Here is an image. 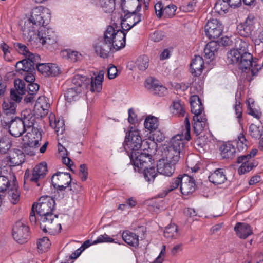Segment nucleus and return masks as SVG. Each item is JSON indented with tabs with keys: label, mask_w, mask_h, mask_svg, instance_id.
<instances>
[{
	"label": "nucleus",
	"mask_w": 263,
	"mask_h": 263,
	"mask_svg": "<svg viewBox=\"0 0 263 263\" xmlns=\"http://www.w3.org/2000/svg\"><path fill=\"white\" fill-rule=\"evenodd\" d=\"M103 79L104 72L103 71H100L94 79L92 77L90 79L89 84L88 85V88L89 87L90 90L92 92H100L102 90V83Z\"/></svg>",
	"instance_id": "25"
},
{
	"label": "nucleus",
	"mask_w": 263,
	"mask_h": 263,
	"mask_svg": "<svg viewBox=\"0 0 263 263\" xmlns=\"http://www.w3.org/2000/svg\"><path fill=\"white\" fill-rule=\"evenodd\" d=\"M229 5L227 1L224 0H217L216 2L214 9L216 12L221 14L222 12L226 13L228 11Z\"/></svg>",
	"instance_id": "49"
},
{
	"label": "nucleus",
	"mask_w": 263,
	"mask_h": 263,
	"mask_svg": "<svg viewBox=\"0 0 263 263\" xmlns=\"http://www.w3.org/2000/svg\"><path fill=\"white\" fill-rule=\"evenodd\" d=\"M9 159L11 166H18L24 162L25 155L22 150L14 148L10 151Z\"/></svg>",
	"instance_id": "20"
},
{
	"label": "nucleus",
	"mask_w": 263,
	"mask_h": 263,
	"mask_svg": "<svg viewBox=\"0 0 263 263\" xmlns=\"http://www.w3.org/2000/svg\"><path fill=\"white\" fill-rule=\"evenodd\" d=\"M138 3V0H122L121 7L125 14L127 13V10L131 12L132 9Z\"/></svg>",
	"instance_id": "50"
},
{
	"label": "nucleus",
	"mask_w": 263,
	"mask_h": 263,
	"mask_svg": "<svg viewBox=\"0 0 263 263\" xmlns=\"http://www.w3.org/2000/svg\"><path fill=\"white\" fill-rule=\"evenodd\" d=\"M8 121V124L5 125L4 124H1L3 127L5 128H8L9 133L14 137H19L22 136L23 134L27 131L25 127L22 119L18 117H15L10 119Z\"/></svg>",
	"instance_id": "9"
},
{
	"label": "nucleus",
	"mask_w": 263,
	"mask_h": 263,
	"mask_svg": "<svg viewBox=\"0 0 263 263\" xmlns=\"http://www.w3.org/2000/svg\"><path fill=\"white\" fill-rule=\"evenodd\" d=\"M254 28L253 20L249 17L247 18L243 23L240 24L237 27L239 34L245 37L250 36Z\"/></svg>",
	"instance_id": "22"
},
{
	"label": "nucleus",
	"mask_w": 263,
	"mask_h": 263,
	"mask_svg": "<svg viewBox=\"0 0 263 263\" xmlns=\"http://www.w3.org/2000/svg\"><path fill=\"white\" fill-rule=\"evenodd\" d=\"M131 162L133 163L135 170L138 172H141L143 168H146L152 165L154 161L152 159V156L149 153L148 149L146 148L142 151H139L134 154L133 157H129Z\"/></svg>",
	"instance_id": "6"
},
{
	"label": "nucleus",
	"mask_w": 263,
	"mask_h": 263,
	"mask_svg": "<svg viewBox=\"0 0 263 263\" xmlns=\"http://www.w3.org/2000/svg\"><path fill=\"white\" fill-rule=\"evenodd\" d=\"M81 92L80 88L72 86L67 89L64 96L68 102H71L76 100L78 95Z\"/></svg>",
	"instance_id": "42"
},
{
	"label": "nucleus",
	"mask_w": 263,
	"mask_h": 263,
	"mask_svg": "<svg viewBox=\"0 0 263 263\" xmlns=\"http://www.w3.org/2000/svg\"><path fill=\"white\" fill-rule=\"evenodd\" d=\"M12 235L14 239L19 243H24L27 241L29 237L28 226L21 221H17L12 229Z\"/></svg>",
	"instance_id": "8"
},
{
	"label": "nucleus",
	"mask_w": 263,
	"mask_h": 263,
	"mask_svg": "<svg viewBox=\"0 0 263 263\" xmlns=\"http://www.w3.org/2000/svg\"><path fill=\"white\" fill-rule=\"evenodd\" d=\"M28 62V65H31L33 68H35V66L36 67V65H38V62L40 60V56L38 54H33L30 51L29 54H27L25 57Z\"/></svg>",
	"instance_id": "57"
},
{
	"label": "nucleus",
	"mask_w": 263,
	"mask_h": 263,
	"mask_svg": "<svg viewBox=\"0 0 263 263\" xmlns=\"http://www.w3.org/2000/svg\"><path fill=\"white\" fill-rule=\"evenodd\" d=\"M27 60L24 59L17 62L15 65L16 69L17 71H23L24 72L35 71V69L31 65H28Z\"/></svg>",
	"instance_id": "47"
},
{
	"label": "nucleus",
	"mask_w": 263,
	"mask_h": 263,
	"mask_svg": "<svg viewBox=\"0 0 263 263\" xmlns=\"http://www.w3.org/2000/svg\"><path fill=\"white\" fill-rule=\"evenodd\" d=\"M183 135H176L173 137L167 145L164 148V154L167 161L176 164L182 154L184 143Z\"/></svg>",
	"instance_id": "3"
},
{
	"label": "nucleus",
	"mask_w": 263,
	"mask_h": 263,
	"mask_svg": "<svg viewBox=\"0 0 263 263\" xmlns=\"http://www.w3.org/2000/svg\"><path fill=\"white\" fill-rule=\"evenodd\" d=\"M175 164L170 161H165L164 159L160 160L157 165V172L160 174L170 177L174 172Z\"/></svg>",
	"instance_id": "18"
},
{
	"label": "nucleus",
	"mask_w": 263,
	"mask_h": 263,
	"mask_svg": "<svg viewBox=\"0 0 263 263\" xmlns=\"http://www.w3.org/2000/svg\"><path fill=\"white\" fill-rule=\"evenodd\" d=\"M11 179L8 176L0 175V193L5 195V192L9 190L12 184V177L10 175Z\"/></svg>",
	"instance_id": "40"
},
{
	"label": "nucleus",
	"mask_w": 263,
	"mask_h": 263,
	"mask_svg": "<svg viewBox=\"0 0 263 263\" xmlns=\"http://www.w3.org/2000/svg\"><path fill=\"white\" fill-rule=\"evenodd\" d=\"M144 125L145 128L148 129L149 132L154 131L158 127V120L155 117L148 116L145 120Z\"/></svg>",
	"instance_id": "43"
},
{
	"label": "nucleus",
	"mask_w": 263,
	"mask_h": 263,
	"mask_svg": "<svg viewBox=\"0 0 263 263\" xmlns=\"http://www.w3.org/2000/svg\"><path fill=\"white\" fill-rule=\"evenodd\" d=\"M149 80L146 81V86L155 95L158 96H163L167 92V89L162 85H159L158 81L155 80H151L149 82Z\"/></svg>",
	"instance_id": "23"
},
{
	"label": "nucleus",
	"mask_w": 263,
	"mask_h": 263,
	"mask_svg": "<svg viewBox=\"0 0 263 263\" xmlns=\"http://www.w3.org/2000/svg\"><path fill=\"white\" fill-rule=\"evenodd\" d=\"M90 79L86 76L77 74L75 75L72 80L73 86L74 87H79L81 91L88 88V85L89 84Z\"/></svg>",
	"instance_id": "33"
},
{
	"label": "nucleus",
	"mask_w": 263,
	"mask_h": 263,
	"mask_svg": "<svg viewBox=\"0 0 263 263\" xmlns=\"http://www.w3.org/2000/svg\"><path fill=\"white\" fill-rule=\"evenodd\" d=\"M55 191L54 192V199L61 200L64 198L66 195V189L67 188L65 186L54 187Z\"/></svg>",
	"instance_id": "56"
},
{
	"label": "nucleus",
	"mask_w": 263,
	"mask_h": 263,
	"mask_svg": "<svg viewBox=\"0 0 263 263\" xmlns=\"http://www.w3.org/2000/svg\"><path fill=\"white\" fill-rule=\"evenodd\" d=\"M191 111L194 116H201L204 109L201 99L197 95H193L190 98Z\"/></svg>",
	"instance_id": "26"
},
{
	"label": "nucleus",
	"mask_w": 263,
	"mask_h": 263,
	"mask_svg": "<svg viewBox=\"0 0 263 263\" xmlns=\"http://www.w3.org/2000/svg\"><path fill=\"white\" fill-rule=\"evenodd\" d=\"M228 61L230 64H236L242 70L251 68L252 76H256L261 69L258 64L259 59L253 58L249 52L240 53L237 51H230L228 54Z\"/></svg>",
	"instance_id": "2"
},
{
	"label": "nucleus",
	"mask_w": 263,
	"mask_h": 263,
	"mask_svg": "<svg viewBox=\"0 0 263 263\" xmlns=\"http://www.w3.org/2000/svg\"><path fill=\"white\" fill-rule=\"evenodd\" d=\"M249 132L252 138H259L261 136L259 127L254 124H251L250 125Z\"/></svg>",
	"instance_id": "63"
},
{
	"label": "nucleus",
	"mask_w": 263,
	"mask_h": 263,
	"mask_svg": "<svg viewBox=\"0 0 263 263\" xmlns=\"http://www.w3.org/2000/svg\"><path fill=\"white\" fill-rule=\"evenodd\" d=\"M49 72L48 77H56L61 73L60 68L55 64H49Z\"/></svg>",
	"instance_id": "64"
},
{
	"label": "nucleus",
	"mask_w": 263,
	"mask_h": 263,
	"mask_svg": "<svg viewBox=\"0 0 263 263\" xmlns=\"http://www.w3.org/2000/svg\"><path fill=\"white\" fill-rule=\"evenodd\" d=\"M172 107L173 114L181 117L184 116L185 113V107L184 104L181 103V101L176 100L173 101Z\"/></svg>",
	"instance_id": "46"
},
{
	"label": "nucleus",
	"mask_w": 263,
	"mask_h": 263,
	"mask_svg": "<svg viewBox=\"0 0 263 263\" xmlns=\"http://www.w3.org/2000/svg\"><path fill=\"white\" fill-rule=\"evenodd\" d=\"M237 44H238V46L237 49L232 50V51H237L238 52L240 53H243L244 52H248V46L249 43L247 41L245 40H239L237 42Z\"/></svg>",
	"instance_id": "60"
},
{
	"label": "nucleus",
	"mask_w": 263,
	"mask_h": 263,
	"mask_svg": "<svg viewBox=\"0 0 263 263\" xmlns=\"http://www.w3.org/2000/svg\"><path fill=\"white\" fill-rule=\"evenodd\" d=\"M117 27H114L112 26H108L104 33L103 37L107 41L110 42H112L114 40L116 34L118 33V31L120 29H117Z\"/></svg>",
	"instance_id": "44"
},
{
	"label": "nucleus",
	"mask_w": 263,
	"mask_h": 263,
	"mask_svg": "<svg viewBox=\"0 0 263 263\" xmlns=\"http://www.w3.org/2000/svg\"><path fill=\"white\" fill-rule=\"evenodd\" d=\"M37 36L39 39L40 43L43 45H52L57 42V36L51 28H42L38 31Z\"/></svg>",
	"instance_id": "14"
},
{
	"label": "nucleus",
	"mask_w": 263,
	"mask_h": 263,
	"mask_svg": "<svg viewBox=\"0 0 263 263\" xmlns=\"http://www.w3.org/2000/svg\"><path fill=\"white\" fill-rule=\"evenodd\" d=\"M122 237L130 246L136 247L139 245V236L133 232L125 231L122 233Z\"/></svg>",
	"instance_id": "36"
},
{
	"label": "nucleus",
	"mask_w": 263,
	"mask_h": 263,
	"mask_svg": "<svg viewBox=\"0 0 263 263\" xmlns=\"http://www.w3.org/2000/svg\"><path fill=\"white\" fill-rule=\"evenodd\" d=\"M220 154L223 159H233L236 155V149L230 143L222 145L220 147Z\"/></svg>",
	"instance_id": "35"
},
{
	"label": "nucleus",
	"mask_w": 263,
	"mask_h": 263,
	"mask_svg": "<svg viewBox=\"0 0 263 263\" xmlns=\"http://www.w3.org/2000/svg\"><path fill=\"white\" fill-rule=\"evenodd\" d=\"M209 181L215 185L221 184L227 180L225 171L222 168H217L209 176Z\"/></svg>",
	"instance_id": "24"
},
{
	"label": "nucleus",
	"mask_w": 263,
	"mask_h": 263,
	"mask_svg": "<svg viewBox=\"0 0 263 263\" xmlns=\"http://www.w3.org/2000/svg\"><path fill=\"white\" fill-rule=\"evenodd\" d=\"M142 171L145 180L149 183L153 182L157 175V173H156L155 167L151 165L146 168H143Z\"/></svg>",
	"instance_id": "41"
},
{
	"label": "nucleus",
	"mask_w": 263,
	"mask_h": 263,
	"mask_svg": "<svg viewBox=\"0 0 263 263\" xmlns=\"http://www.w3.org/2000/svg\"><path fill=\"white\" fill-rule=\"evenodd\" d=\"M125 31L123 30H120L118 31V33L116 34L114 40L111 42V44H112V47L115 51L119 50L125 46L126 44V33Z\"/></svg>",
	"instance_id": "28"
},
{
	"label": "nucleus",
	"mask_w": 263,
	"mask_h": 263,
	"mask_svg": "<svg viewBox=\"0 0 263 263\" xmlns=\"http://www.w3.org/2000/svg\"><path fill=\"white\" fill-rule=\"evenodd\" d=\"M149 59L147 55H142L138 58L135 62V66L141 71L145 70L148 67Z\"/></svg>",
	"instance_id": "45"
},
{
	"label": "nucleus",
	"mask_w": 263,
	"mask_h": 263,
	"mask_svg": "<svg viewBox=\"0 0 263 263\" xmlns=\"http://www.w3.org/2000/svg\"><path fill=\"white\" fill-rule=\"evenodd\" d=\"M42 140V132L36 127L28 130L26 135L23 138V141L29 147H38Z\"/></svg>",
	"instance_id": "11"
},
{
	"label": "nucleus",
	"mask_w": 263,
	"mask_h": 263,
	"mask_svg": "<svg viewBox=\"0 0 263 263\" xmlns=\"http://www.w3.org/2000/svg\"><path fill=\"white\" fill-rule=\"evenodd\" d=\"M219 44L217 42L212 41L209 42L205 46L204 50V57L206 59L213 61L215 58V54L219 49Z\"/></svg>",
	"instance_id": "29"
},
{
	"label": "nucleus",
	"mask_w": 263,
	"mask_h": 263,
	"mask_svg": "<svg viewBox=\"0 0 263 263\" xmlns=\"http://www.w3.org/2000/svg\"><path fill=\"white\" fill-rule=\"evenodd\" d=\"M18 184L15 176L13 175L11 186L8 190L10 200L13 204H16L20 200V192L18 190Z\"/></svg>",
	"instance_id": "27"
},
{
	"label": "nucleus",
	"mask_w": 263,
	"mask_h": 263,
	"mask_svg": "<svg viewBox=\"0 0 263 263\" xmlns=\"http://www.w3.org/2000/svg\"><path fill=\"white\" fill-rule=\"evenodd\" d=\"M248 113L256 119H259L261 116V112L256 109H253V102H251V99L247 100Z\"/></svg>",
	"instance_id": "59"
},
{
	"label": "nucleus",
	"mask_w": 263,
	"mask_h": 263,
	"mask_svg": "<svg viewBox=\"0 0 263 263\" xmlns=\"http://www.w3.org/2000/svg\"><path fill=\"white\" fill-rule=\"evenodd\" d=\"M177 7L175 5L170 4L164 7L163 10V15L165 17L171 18L175 15Z\"/></svg>",
	"instance_id": "54"
},
{
	"label": "nucleus",
	"mask_w": 263,
	"mask_h": 263,
	"mask_svg": "<svg viewBox=\"0 0 263 263\" xmlns=\"http://www.w3.org/2000/svg\"><path fill=\"white\" fill-rule=\"evenodd\" d=\"M45 9L42 6L34 8L31 11L30 17L27 20L30 22L32 25L36 26H44L45 20H44V12Z\"/></svg>",
	"instance_id": "16"
},
{
	"label": "nucleus",
	"mask_w": 263,
	"mask_h": 263,
	"mask_svg": "<svg viewBox=\"0 0 263 263\" xmlns=\"http://www.w3.org/2000/svg\"><path fill=\"white\" fill-rule=\"evenodd\" d=\"M71 180V175L69 173L57 172L52 176L51 182L53 187L62 185L68 187Z\"/></svg>",
	"instance_id": "15"
},
{
	"label": "nucleus",
	"mask_w": 263,
	"mask_h": 263,
	"mask_svg": "<svg viewBox=\"0 0 263 263\" xmlns=\"http://www.w3.org/2000/svg\"><path fill=\"white\" fill-rule=\"evenodd\" d=\"M14 87L15 90L17 91V92L20 95H24L26 92L25 88V82L20 79H15L14 81Z\"/></svg>",
	"instance_id": "58"
},
{
	"label": "nucleus",
	"mask_w": 263,
	"mask_h": 263,
	"mask_svg": "<svg viewBox=\"0 0 263 263\" xmlns=\"http://www.w3.org/2000/svg\"><path fill=\"white\" fill-rule=\"evenodd\" d=\"M238 141H237V148L240 151H242L244 149H247V140L246 139L245 136L242 133H240L238 136Z\"/></svg>",
	"instance_id": "61"
},
{
	"label": "nucleus",
	"mask_w": 263,
	"mask_h": 263,
	"mask_svg": "<svg viewBox=\"0 0 263 263\" xmlns=\"http://www.w3.org/2000/svg\"><path fill=\"white\" fill-rule=\"evenodd\" d=\"M100 5L106 13H111L115 9V0H101Z\"/></svg>",
	"instance_id": "48"
},
{
	"label": "nucleus",
	"mask_w": 263,
	"mask_h": 263,
	"mask_svg": "<svg viewBox=\"0 0 263 263\" xmlns=\"http://www.w3.org/2000/svg\"><path fill=\"white\" fill-rule=\"evenodd\" d=\"M112 45L110 42L104 37H101L98 39L93 47L97 54L101 58H106L108 57L109 52L114 50Z\"/></svg>",
	"instance_id": "13"
},
{
	"label": "nucleus",
	"mask_w": 263,
	"mask_h": 263,
	"mask_svg": "<svg viewBox=\"0 0 263 263\" xmlns=\"http://www.w3.org/2000/svg\"><path fill=\"white\" fill-rule=\"evenodd\" d=\"M149 133L152 135V138L153 140H155L157 142H162L165 139V136L163 133H162L158 128H156L154 131H152Z\"/></svg>",
	"instance_id": "62"
},
{
	"label": "nucleus",
	"mask_w": 263,
	"mask_h": 263,
	"mask_svg": "<svg viewBox=\"0 0 263 263\" xmlns=\"http://www.w3.org/2000/svg\"><path fill=\"white\" fill-rule=\"evenodd\" d=\"M141 14H137L135 12H131L127 10V13L121 16V25L122 30L129 31L141 21Z\"/></svg>",
	"instance_id": "12"
},
{
	"label": "nucleus",
	"mask_w": 263,
	"mask_h": 263,
	"mask_svg": "<svg viewBox=\"0 0 263 263\" xmlns=\"http://www.w3.org/2000/svg\"><path fill=\"white\" fill-rule=\"evenodd\" d=\"M55 202L54 199L49 196H42L39 200V203L35 206L37 214L41 216L40 228L44 232L48 230H54L55 228L52 224L55 218L58 215L54 214Z\"/></svg>",
	"instance_id": "1"
},
{
	"label": "nucleus",
	"mask_w": 263,
	"mask_h": 263,
	"mask_svg": "<svg viewBox=\"0 0 263 263\" xmlns=\"http://www.w3.org/2000/svg\"><path fill=\"white\" fill-rule=\"evenodd\" d=\"M47 172V164L45 162L37 164L31 170L27 169L24 176V183L32 182L40 186V181L45 177Z\"/></svg>",
	"instance_id": "5"
},
{
	"label": "nucleus",
	"mask_w": 263,
	"mask_h": 263,
	"mask_svg": "<svg viewBox=\"0 0 263 263\" xmlns=\"http://www.w3.org/2000/svg\"><path fill=\"white\" fill-rule=\"evenodd\" d=\"M204 67V61L202 57L200 55H195L190 64L192 74L195 77L200 76Z\"/></svg>",
	"instance_id": "21"
},
{
	"label": "nucleus",
	"mask_w": 263,
	"mask_h": 263,
	"mask_svg": "<svg viewBox=\"0 0 263 263\" xmlns=\"http://www.w3.org/2000/svg\"><path fill=\"white\" fill-rule=\"evenodd\" d=\"M49 104L47 103L45 98L39 97L34 105V111L39 114L41 117L48 113Z\"/></svg>",
	"instance_id": "31"
},
{
	"label": "nucleus",
	"mask_w": 263,
	"mask_h": 263,
	"mask_svg": "<svg viewBox=\"0 0 263 263\" xmlns=\"http://www.w3.org/2000/svg\"><path fill=\"white\" fill-rule=\"evenodd\" d=\"M50 242L47 237H43L39 239L37 242V248L42 251H46L49 248Z\"/></svg>",
	"instance_id": "55"
},
{
	"label": "nucleus",
	"mask_w": 263,
	"mask_h": 263,
	"mask_svg": "<svg viewBox=\"0 0 263 263\" xmlns=\"http://www.w3.org/2000/svg\"><path fill=\"white\" fill-rule=\"evenodd\" d=\"M193 124L194 132L196 136L199 135L204 130L206 125V119L204 116H194Z\"/></svg>",
	"instance_id": "30"
},
{
	"label": "nucleus",
	"mask_w": 263,
	"mask_h": 263,
	"mask_svg": "<svg viewBox=\"0 0 263 263\" xmlns=\"http://www.w3.org/2000/svg\"><path fill=\"white\" fill-rule=\"evenodd\" d=\"M184 174L183 175H179L176 178H173L170 183V185L164 190L163 193L160 195V197H163L167 195L171 191L177 189L179 186L180 187L182 184Z\"/></svg>",
	"instance_id": "37"
},
{
	"label": "nucleus",
	"mask_w": 263,
	"mask_h": 263,
	"mask_svg": "<svg viewBox=\"0 0 263 263\" xmlns=\"http://www.w3.org/2000/svg\"><path fill=\"white\" fill-rule=\"evenodd\" d=\"M196 185L195 179L187 174H184L183 181L180 185V191L184 195H189L195 192Z\"/></svg>",
	"instance_id": "17"
},
{
	"label": "nucleus",
	"mask_w": 263,
	"mask_h": 263,
	"mask_svg": "<svg viewBox=\"0 0 263 263\" xmlns=\"http://www.w3.org/2000/svg\"><path fill=\"white\" fill-rule=\"evenodd\" d=\"M177 235V226L175 224L170 225L165 228L164 236L167 238H176Z\"/></svg>",
	"instance_id": "51"
},
{
	"label": "nucleus",
	"mask_w": 263,
	"mask_h": 263,
	"mask_svg": "<svg viewBox=\"0 0 263 263\" xmlns=\"http://www.w3.org/2000/svg\"><path fill=\"white\" fill-rule=\"evenodd\" d=\"M50 126L55 129L57 135H62L65 130L64 123L63 120L55 119L53 122L50 121Z\"/></svg>",
	"instance_id": "53"
},
{
	"label": "nucleus",
	"mask_w": 263,
	"mask_h": 263,
	"mask_svg": "<svg viewBox=\"0 0 263 263\" xmlns=\"http://www.w3.org/2000/svg\"><path fill=\"white\" fill-rule=\"evenodd\" d=\"M61 54L71 62H77L82 58V55L80 53L76 51L71 50L70 49L62 51Z\"/></svg>",
	"instance_id": "39"
},
{
	"label": "nucleus",
	"mask_w": 263,
	"mask_h": 263,
	"mask_svg": "<svg viewBox=\"0 0 263 263\" xmlns=\"http://www.w3.org/2000/svg\"><path fill=\"white\" fill-rule=\"evenodd\" d=\"M12 146V141L9 137L5 136L0 138V154H7L10 151Z\"/></svg>",
	"instance_id": "38"
},
{
	"label": "nucleus",
	"mask_w": 263,
	"mask_h": 263,
	"mask_svg": "<svg viewBox=\"0 0 263 263\" xmlns=\"http://www.w3.org/2000/svg\"><path fill=\"white\" fill-rule=\"evenodd\" d=\"M234 230L237 235L241 239H246L253 234L251 227L245 222H237L234 227Z\"/></svg>",
	"instance_id": "19"
},
{
	"label": "nucleus",
	"mask_w": 263,
	"mask_h": 263,
	"mask_svg": "<svg viewBox=\"0 0 263 263\" xmlns=\"http://www.w3.org/2000/svg\"><path fill=\"white\" fill-rule=\"evenodd\" d=\"M257 165V163L254 161H252L247 163L242 164L238 168V173L239 175L244 174L246 173L250 172Z\"/></svg>",
	"instance_id": "52"
},
{
	"label": "nucleus",
	"mask_w": 263,
	"mask_h": 263,
	"mask_svg": "<svg viewBox=\"0 0 263 263\" xmlns=\"http://www.w3.org/2000/svg\"><path fill=\"white\" fill-rule=\"evenodd\" d=\"M17 104L9 99L4 100L2 104L3 119H1V124H8V121L12 118L16 117V108Z\"/></svg>",
	"instance_id": "10"
},
{
	"label": "nucleus",
	"mask_w": 263,
	"mask_h": 263,
	"mask_svg": "<svg viewBox=\"0 0 263 263\" xmlns=\"http://www.w3.org/2000/svg\"><path fill=\"white\" fill-rule=\"evenodd\" d=\"M143 141L138 130L132 128L126 134L123 146L129 157H133L134 154L141 151Z\"/></svg>",
	"instance_id": "4"
},
{
	"label": "nucleus",
	"mask_w": 263,
	"mask_h": 263,
	"mask_svg": "<svg viewBox=\"0 0 263 263\" xmlns=\"http://www.w3.org/2000/svg\"><path fill=\"white\" fill-rule=\"evenodd\" d=\"M204 28L205 34L210 40L219 37L221 35L223 30L222 24L216 18L209 20Z\"/></svg>",
	"instance_id": "7"
},
{
	"label": "nucleus",
	"mask_w": 263,
	"mask_h": 263,
	"mask_svg": "<svg viewBox=\"0 0 263 263\" xmlns=\"http://www.w3.org/2000/svg\"><path fill=\"white\" fill-rule=\"evenodd\" d=\"M34 25H32L30 22H25L24 25L22 27V31L24 37L28 41L32 40L36 35Z\"/></svg>",
	"instance_id": "32"
},
{
	"label": "nucleus",
	"mask_w": 263,
	"mask_h": 263,
	"mask_svg": "<svg viewBox=\"0 0 263 263\" xmlns=\"http://www.w3.org/2000/svg\"><path fill=\"white\" fill-rule=\"evenodd\" d=\"M21 116V119H22V122H23L27 130L34 127L33 126L35 122V117L33 114L30 113V111L26 110L22 111Z\"/></svg>",
	"instance_id": "34"
}]
</instances>
